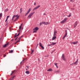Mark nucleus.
Instances as JSON below:
<instances>
[{
    "mask_svg": "<svg viewBox=\"0 0 80 80\" xmlns=\"http://www.w3.org/2000/svg\"><path fill=\"white\" fill-rule=\"evenodd\" d=\"M34 13H35V12L31 13L28 16L27 18H29V19L31 18L32 16Z\"/></svg>",
    "mask_w": 80,
    "mask_h": 80,
    "instance_id": "1",
    "label": "nucleus"
},
{
    "mask_svg": "<svg viewBox=\"0 0 80 80\" xmlns=\"http://www.w3.org/2000/svg\"><path fill=\"white\" fill-rule=\"evenodd\" d=\"M68 19V18H65L61 22V23H65V22L67 21V20Z\"/></svg>",
    "mask_w": 80,
    "mask_h": 80,
    "instance_id": "2",
    "label": "nucleus"
},
{
    "mask_svg": "<svg viewBox=\"0 0 80 80\" xmlns=\"http://www.w3.org/2000/svg\"><path fill=\"white\" fill-rule=\"evenodd\" d=\"M78 59H77V61L73 63L74 65H78Z\"/></svg>",
    "mask_w": 80,
    "mask_h": 80,
    "instance_id": "3",
    "label": "nucleus"
},
{
    "mask_svg": "<svg viewBox=\"0 0 80 80\" xmlns=\"http://www.w3.org/2000/svg\"><path fill=\"white\" fill-rule=\"evenodd\" d=\"M62 60H63L64 61H65V60H66L65 58V56H64V54H62Z\"/></svg>",
    "mask_w": 80,
    "mask_h": 80,
    "instance_id": "4",
    "label": "nucleus"
},
{
    "mask_svg": "<svg viewBox=\"0 0 80 80\" xmlns=\"http://www.w3.org/2000/svg\"><path fill=\"white\" fill-rule=\"evenodd\" d=\"M77 21H76L75 23L74 24V28H75L76 27H77Z\"/></svg>",
    "mask_w": 80,
    "mask_h": 80,
    "instance_id": "5",
    "label": "nucleus"
},
{
    "mask_svg": "<svg viewBox=\"0 0 80 80\" xmlns=\"http://www.w3.org/2000/svg\"><path fill=\"white\" fill-rule=\"evenodd\" d=\"M38 29H39V28H38V27H36L33 29V30H35L36 31H37V30H38Z\"/></svg>",
    "mask_w": 80,
    "mask_h": 80,
    "instance_id": "6",
    "label": "nucleus"
},
{
    "mask_svg": "<svg viewBox=\"0 0 80 80\" xmlns=\"http://www.w3.org/2000/svg\"><path fill=\"white\" fill-rule=\"evenodd\" d=\"M50 43H52L51 45L52 46H53V45H56L57 43L56 42H50Z\"/></svg>",
    "mask_w": 80,
    "mask_h": 80,
    "instance_id": "7",
    "label": "nucleus"
},
{
    "mask_svg": "<svg viewBox=\"0 0 80 80\" xmlns=\"http://www.w3.org/2000/svg\"><path fill=\"white\" fill-rule=\"evenodd\" d=\"M31 8H30L28 10V11L27 13V14H28V13H30V10H31Z\"/></svg>",
    "mask_w": 80,
    "mask_h": 80,
    "instance_id": "8",
    "label": "nucleus"
},
{
    "mask_svg": "<svg viewBox=\"0 0 80 80\" xmlns=\"http://www.w3.org/2000/svg\"><path fill=\"white\" fill-rule=\"evenodd\" d=\"M22 23L21 25L20 26H19V31H20L21 30V28H22Z\"/></svg>",
    "mask_w": 80,
    "mask_h": 80,
    "instance_id": "9",
    "label": "nucleus"
},
{
    "mask_svg": "<svg viewBox=\"0 0 80 80\" xmlns=\"http://www.w3.org/2000/svg\"><path fill=\"white\" fill-rule=\"evenodd\" d=\"M25 73H26V74H30V72H29V71H26L25 72Z\"/></svg>",
    "mask_w": 80,
    "mask_h": 80,
    "instance_id": "10",
    "label": "nucleus"
},
{
    "mask_svg": "<svg viewBox=\"0 0 80 80\" xmlns=\"http://www.w3.org/2000/svg\"><path fill=\"white\" fill-rule=\"evenodd\" d=\"M8 45V43H7L6 44H5L4 46H3V47L5 48V47H7V45Z\"/></svg>",
    "mask_w": 80,
    "mask_h": 80,
    "instance_id": "11",
    "label": "nucleus"
},
{
    "mask_svg": "<svg viewBox=\"0 0 80 80\" xmlns=\"http://www.w3.org/2000/svg\"><path fill=\"white\" fill-rule=\"evenodd\" d=\"M56 38H57V37H56V36L53 37L52 38V40H55V39Z\"/></svg>",
    "mask_w": 80,
    "mask_h": 80,
    "instance_id": "12",
    "label": "nucleus"
},
{
    "mask_svg": "<svg viewBox=\"0 0 80 80\" xmlns=\"http://www.w3.org/2000/svg\"><path fill=\"white\" fill-rule=\"evenodd\" d=\"M77 43H78V41L73 42V45H76Z\"/></svg>",
    "mask_w": 80,
    "mask_h": 80,
    "instance_id": "13",
    "label": "nucleus"
},
{
    "mask_svg": "<svg viewBox=\"0 0 80 80\" xmlns=\"http://www.w3.org/2000/svg\"><path fill=\"white\" fill-rule=\"evenodd\" d=\"M20 17V16H18L16 18V19H15V20H14V21H16V20H18V18H19V17Z\"/></svg>",
    "mask_w": 80,
    "mask_h": 80,
    "instance_id": "14",
    "label": "nucleus"
},
{
    "mask_svg": "<svg viewBox=\"0 0 80 80\" xmlns=\"http://www.w3.org/2000/svg\"><path fill=\"white\" fill-rule=\"evenodd\" d=\"M51 71H52V69L51 68H50L47 70V72H51Z\"/></svg>",
    "mask_w": 80,
    "mask_h": 80,
    "instance_id": "15",
    "label": "nucleus"
},
{
    "mask_svg": "<svg viewBox=\"0 0 80 80\" xmlns=\"http://www.w3.org/2000/svg\"><path fill=\"white\" fill-rule=\"evenodd\" d=\"M49 24H50V22H45V25H49Z\"/></svg>",
    "mask_w": 80,
    "mask_h": 80,
    "instance_id": "16",
    "label": "nucleus"
},
{
    "mask_svg": "<svg viewBox=\"0 0 80 80\" xmlns=\"http://www.w3.org/2000/svg\"><path fill=\"white\" fill-rule=\"evenodd\" d=\"M15 76H14L10 78V80H13V78H15Z\"/></svg>",
    "mask_w": 80,
    "mask_h": 80,
    "instance_id": "17",
    "label": "nucleus"
},
{
    "mask_svg": "<svg viewBox=\"0 0 80 80\" xmlns=\"http://www.w3.org/2000/svg\"><path fill=\"white\" fill-rule=\"evenodd\" d=\"M15 71V70H14L13 71H12V73L11 74V75H12V74H13V73H14Z\"/></svg>",
    "mask_w": 80,
    "mask_h": 80,
    "instance_id": "18",
    "label": "nucleus"
},
{
    "mask_svg": "<svg viewBox=\"0 0 80 80\" xmlns=\"http://www.w3.org/2000/svg\"><path fill=\"white\" fill-rule=\"evenodd\" d=\"M71 14H72L71 13H70L68 16H67V17H70Z\"/></svg>",
    "mask_w": 80,
    "mask_h": 80,
    "instance_id": "19",
    "label": "nucleus"
},
{
    "mask_svg": "<svg viewBox=\"0 0 80 80\" xmlns=\"http://www.w3.org/2000/svg\"><path fill=\"white\" fill-rule=\"evenodd\" d=\"M37 7H36L33 9V11H34L35 10H37Z\"/></svg>",
    "mask_w": 80,
    "mask_h": 80,
    "instance_id": "20",
    "label": "nucleus"
},
{
    "mask_svg": "<svg viewBox=\"0 0 80 80\" xmlns=\"http://www.w3.org/2000/svg\"><path fill=\"white\" fill-rule=\"evenodd\" d=\"M1 17H2V13H0V18H1Z\"/></svg>",
    "mask_w": 80,
    "mask_h": 80,
    "instance_id": "21",
    "label": "nucleus"
},
{
    "mask_svg": "<svg viewBox=\"0 0 80 80\" xmlns=\"http://www.w3.org/2000/svg\"><path fill=\"white\" fill-rule=\"evenodd\" d=\"M39 45L40 46V47H42V43H41V42H39Z\"/></svg>",
    "mask_w": 80,
    "mask_h": 80,
    "instance_id": "22",
    "label": "nucleus"
},
{
    "mask_svg": "<svg viewBox=\"0 0 80 80\" xmlns=\"http://www.w3.org/2000/svg\"><path fill=\"white\" fill-rule=\"evenodd\" d=\"M13 51L12 50H11L9 52V53H13Z\"/></svg>",
    "mask_w": 80,
    "mask_h": 80,
    "instance_id": "23",
    "label": "nucleus"
},
{
    "mask_svg": "<svg viewBox=\"0 0 80 80\" xmlns=\"http://www.w3.org/2000/svg\"><path fill=\"white\" fill-rule=\"evenodd\" d=\"M40 7V6L38 5V6L36 7V8H37V9H38V8H39V7Z\"/></svg>",
    "mask_w": 80,
    "mask_h": 80,
    "instance_id": "24",
    "label": "nucleus"
},
{
    "mask_svg": "<svg viewBox=\"0 0 80 80\" xmlns=\"http://www.w3.org/2000/svg\"><path fill=\"white\" fill-rule=\"evenodd\" d=\"M55 72H56V73H59V72H60V71L58 70V71H56Z\"/></svg>",
    "mask_w": 80,
    "mask_h": 80,
    "instance_id": "25",
    "label": "nucleus"
},
{
    "mask_svg": "<svg viewBox=\"0 0 80 80\" xmlns=\"http://www.w3.org/2000/svg\"><path fill=\"white\" fill-rule=\"evenodd\" d=\"M41 47L42 48V50H44V47L42 46Z\"/></svg>",
    "mask_w": 80,
    "mask_h": 80,
    "instance_id": "26",
    "label": "nucleus"
},
{
    "mask_svg": "<svg viewBox=\"0 0 80 80\" xmlns=\"http://www.w3.org/2000/svg\"><path fill=\"white\" fill-rule=\"evenodd\" d=\"M34 50H32L31 53V55L33 53V52Z\"/></svg>",
    "mask_w": 80,
    "mask_h": 80,
    "instance_id": "27",
    "label": "nucleus"
},
{
    "mask_svg": "<svg viewBox=\"0 0 80 80\" xmlns=\"http://www.w3.org/2000/svg\"><path fill=\"white\" fill-rule=\"evenodd\" d=\"M20 42V40H18L16 42L15 44H16V43H18V42Z\"/></svg>",
    "mask_w": 80,
    "mask_h": 80,
    "instance_id": "28",
    "label": "nucleus"
},
{
    "mask_svg": "<svg viewBox=\"0 0 80 80\" xmlns=\"http://www.w3.org/2000/svg\"><path fill=\"white\" fill-rule=\"evenodd\" d=\"M22 8H21L20 9V13H22Z\"/></svg>",
    "mask_w": 80,
    "mask_h": 80,
    "instance_id": "29",
    "label": "nucleus"
},
{
    "mask_svg": "<svg viewBox=\"0 0 80 80\" xmlns=\"http://www.w3.org/2000/svg\"><path fill=\"white\" fill-rule=\"evenodd\" d=\"M45 22H42V24H44L45 25Z\"/></svg>",
    "mask_w": 80,
    "mask_h": 80,
    "instance_id": "30",
    "label": "nucleus"
},
{
    "mask_svg": "<svg viewBox=\"0 0 80 80\" xmlns=\"http://www.w3.org/2000/svg\"><path fill=\"white\" fill-rule=\"evenodd\" d=\"M15 17H17L16 15H14V16H13L12 18H15Z\"/></svg>",
    "mask_w": 80,
    "mask_h": 80,
    "instance_id": "31",
    "label": "nucleus"
},
{
    "mask_svg": "<svg viewBox=\"0 0 80 80\" xmlns=\"http://www.w3.org/2000/svg\"><path fill=\"white\" fill-rule=\"evenodd\" d=\"M9 17H10V16H8L6 18L8 19V18H9Z\"/></svg>",
    "mask_w": 80,
    "mask_h": 80,
    "instance_id": "32",
    "label": "nucleus"
},
{
    "mask_svg": "<svg viewBox=\"0 0 80 80\" xmlns=\"http://www.w3.org/2000/svg\"><path fill=\"white\" fill-rule=\"evenodd\" d=\"M57 33V31H55L54 32V33Z\"/></svg>",
    "mask_w": 80,
    "mask_h": 80,
    "instance_id": "33",
    "label": "nucleus"
},
{
    "mask_svg": "<svg viewBox=\"0 0 80 80\" xmlns=\"http://www.w3.org/2000/svg\"><path fill=\"white\" fill-rule=\"evenodd\" d=\"M70 2H74V0H70Z\"/></svg>",
    "mask_w": 80,
    "mask_h": 80,
    "instance_id": "34",
    "label": "nucleus"
},
{
    "mask_svg": "<svg viewBox=\"0 0 80 80\" xmlns=\"http://www.w3.org/2000/svg\"><path fill=\"white\" fill-rule=\"evenodd\" d=\"M48 46H49V47H50V46H52V44H48Z\"/></svg>",
    "mask_w": 80,
    "mask_h": 80,
    "instance_id": "35",
    "label": "nucleus"
},
{
    "mask_svg": "<svg viewBox=\"0 0 80 80\" xmlns=\"http://www.w3.org/2000/svg\"><path fill=\"white\" fill-rule=\"evenodd\" d=\"M18 37L17 35H15L14 36V38H15V37Z\"/></svg>",
    "mask_w": 80,
    "mask_h": 80,
    "instance_id": "36",
    "label": "nucleus"
},
{
    "mask_svg": "<svg viewBox=\"0 0 80 80\" xmlns=\"http://www.w3.org/2000/svg\"><path fill=\"white\" fill-rule=\"evenodd\" d=\"M37 31H34L33 32V33H35L37 32Z\"/></svg>",
    "mask_w": 80,
    "mask_h": 80,
    "instance_id": "37",
    "label": "nucleus"
},
{
    "mask_svg": "<svg viewBox=\"0 0 80 80\" xmlns=\"http://www.w3.org/2000/svg\"><path fill=\"white\" fill-rule=\"evenodd\" d=\"M56 35H57V34H56L55 33H54V35H53V36L54 37H55V36H56Z\"/></svg>",
    "mask_w": 80,
    "mask_h": 80,
    "instance_id": "38",
    "label": "nucleus"
},
{
    "mask_svg": "<svg viewBox=\"0 0 80 80\" xmlns=\"http://www.w3.org/2000/svg\"><path fill=\"white\" fill-rule=\"evenodd\" d=\"M7 20H8V19L6 18V20L5 21V22H7Z\"/></svg>",
    "mask_w": 80,
    "mask_h": 80,
    "instance_id": "39",
    "label": "nucleus"
},
{
    "mask_svg": "<svg viewBox=\"0 0 80 80\" xmlns=\"http://www.w3.org/2000/svg\"><path fill=\"white\" fill-rule=\"evenodd\" d=\"M54 65H56V66H57V63H54Z\"/></svg>",
    "mask_w": 80,
    "mask_h": 80,
    "instance_id": "40",
    "label": "nucleus"
},
{
    "mask_svg": "<svg viewBox=\"0 0 80 80\" xmlns=\"http://www.w3.org/2000/svg\"><path fill=\"white\" fill-rule=\"evenodd\" d=\"M66 36H67V35H65V34L64 36L63 37V38H65V37H66Z\"/></svg>",
    "mask_w": 80,
    "mask_h": 80,
    "instance_id": "41",
    "label": "nucleus"
},
{
    "mask_svg": "<svg viewBox=\"0 0 80 80\" xmlns=\"http://www.w3.org/2000/svg\"><path fill=\"white\" fill-rule=\"evenodd\" d=\"M66 36H67V35H65V34L64 36L63 37V38H65V37H66Z\"/></svg>",
    "mask_w": 80,
    "mask_h": 80,
    "instance_id": "42",
    "label": "nucleus"
},
{
    "mask_svg": "<svg viewBox=\"0 0 80 80\" xmlns=\"http://www.w3.org/2000/svg\"><path fill=\"white\" fill-rule=\"evenodd\" d=\"M66 36H67V35H65V34L64 36L63 37V38H65V37H66Z\"/></svg>",
    "mask_w": 80,
    "mask_h": 80,
    "instance_id": "43",
    "label": "nucleus"
},
{
    "mask_svg": "<svg viewBox=\"0 0 80 80\" xmlns=\"http://www.w3.org/2000/svg\"><path fill=\"white\" fill-rule=\"evenodd\" d=\"M66 36H67V35H65V34L64 36L63 37V38H65V37H66Z\"/></svg>",
    "mask_w": 80,
    "mask_h": 80,
    "instance_id": "44",
    "label": "nucleus"
},
{
    "mask_svg": "<svg viewBox=\"0 0 80 80\" xmlns=\"http://www.w3.org/2000/svg\"><path fill=\"white\" fill-rule=\"evenodd\" d=\"M73 64H74V63H72V64H70V65H73Z\"/></svg>",
    "mask_w": 80,
    "mask_h": 80,
    "instance_id": "45",
    "label": "nucleus"
},
{
    "mask_svg": "<svg viewBox=\"0 0 80 80\" xmlns=\"http://www.w3.org/2000/svg\"><path fill=\"white\" fill-rule=\"evenodd\" d=\"M70 43H71V44H72H72H73V42H70Z\"/></svg>",
    "mask_w": 80,
    "mask_h": 80,
    "instance_id": "46",
    "label": "nucleus"
},
{
    "mask_svg": "<svg viewBox=\"0 0 80 80\" xmlns=\"http://www.w3.org/2000/svg\"><path fill=\"white\" fill-rule=\"evenodd\" d=\"M65 35H66V36L67 35V32H66L65 33Z\"/></svg>",
    "mask_w": 80,
    "mask_h": 80,
    "instance_id": "47",
    "label": "nucleus"
},
{
    "mask_svg": "<svg viewBox=\"0 0 80 80\" xmlns=\"http://www.w3.org/2000/svg\"><path fill=\"white\" fill-rule=\"evenodd\" d=\"M56 67L57 68H58V66H57V65H56Z\"/></svg>",
    "mask_w": 80,
    "mask_h": 80,
    "instance_id": "48",
    "label": "nucleus"
},
{
    "mask_svg": "<svg viewBox=\"0 0 80 80\" xmlns=\"http://www.w3.org/2000/svg\"><path fill=\"white\" fill-rule=\"evenodd\" d=\"M23 37V36H22L20 37V38H22V37Z\"/></svg>",
    "mask_w": 80,
    "mask_h": 80,
    "instance_id": "49",
    "label": "nucleus"
},
{
    "mask_svg": "<svg viewBox=\"0 0 80 80\" xmlns=\"http://www.w3.org/2000/svg\"><path fill=\"white\" fill-rule=\"evenodd\" d=\"M20 35V32L18 33V35H17V36H18V35Z\"/></svg>",
    "mask_w": 80,
    "mask_h": 80,
    "instance_id": "50",
    "label": "nucleus"
},
{
    "mask_svg": "<svg viewBox=\"0 0 80 80\" xmlns=\"http://www.w3.org/2000/svg\"><path fill=\"white\" fill-rule=\"evenodd\" d=\"M65 32L66 33H67V30H65Z\"/></svg>",
    "mask_w": 80,
    "mask_h": 80,
    "instance_id": "51",
    "label": "nucleus"
},
{
    "mask_svg": "<svg viewBox=\"0 0 80 80\" xmlns=\"http://www.w3.org/2000/svg\"><path fill=\"white\" fill-rule=\"evenodd\" d=\"M42 23L40 22V25H42Z\"/></svg>",
    "mask_w": 80,
    "mask_h": 80,
    "instance_id": "52",
    "label": "nucleus"
},
{
    "mask_svg": "<svg viewBox=\"0 0 80 80\" xmlns=\"http://www.w3.org/2000/svg\"><path fill=\"white\" fill-rule=\"evenodd\" d=\"M21 39V38L20 37L19 38V40H20Z\"/></svg>",
    "mask_w": 80,
    "mask_h": 80,
    "instance_id": "53",
    "label": "nucleus"
},
{
    "mask_svg": "<svg viewBox=\"0 0 80 80\" xmlns=\"http://www.w3.org/2000/svg\"><path fill=\"white\" fill-rule=\"evenodd\" d=\"M27 13H26L25 15V16H26V15H28V14H27Z\"/></svg>",
    "mask_w": 80,
    "mask_h": 80,
    "instance_id": "54",
    "label": "nucleus"
},
{
    "mask_svg": "<svg viewBox=\"0 0 80 80\" xmlns=\"http://www.w3.org/2000/svg\"><path fill=\"white\" fill-rule=\"evenodd\" d=\"M34 5H36V2L34 3Z\"/></svg>",
    "mask_w": 80,
    "mask_h": 80,
    "instance_id": "55",
    "label": "nucleus"
},
{
    "mask_svg": "<svg viewBox=\"0 0 80 80\" xmlns=\"http://www.w3.org/2000/svg\"><path fill=\"white\" fill-rule=\"evenodd\" d=\"M17 38H18V37H17V38H16L15 39V40H17Z\"/></svg>",
    "mask_w": 80,
    "mask_h": 80,
    "instance_id": "56",
    "label": "nucleus"
},
{
    "mask_svg": "<svg viewBox=\"0 0 80 80\" xmlns=\"http://www.w3.org/2000/svg\"><path fill=\"white\" fill-rule=\"evenodd\" d=\"M11 20H13V18H12Z\"/></svg>",
    "mask_w": 80,
    "mask_h": 80,
    "instance_id": "57",
    "label": "nucleus"
},
{
    "mask_svg": "<svg viewBox=\"0 0 80 80\" xmlns=\"http://www.w3.org/2000/svg\"><path fill=\"white\" fill-rule=\"evenodd\" d=\"M26 67H27L28 68L29 67L27 66H26Z\"/></svg>",
    "mask_w": 80,
    "mask_h": 80,
    "instance_id": "58",
    "label": "nucleus"
},
{
    "mask_svg": "<svg viewBox=\"0 0 80 80\" xmlns=\"http://www.w3.org/2000/svg\"><path fill=\"white\" fill-rule=\"evenodd\" d=\"M5 10L6 11H8V9H7Z\"/></svg>",
    "mask_w": 80,
    "mask_h": 80,
    "instance_id": "59",
    "label": "nucleus"
},
{
    "mask_svg": "<svg viewBox=\"0 0 80 80\" xmlns=\"http://www.w3.org/2000/svg\"><path fill=\"white\" fill-rule=\"evenodd\" d=\"M6 57V55H4V57Z\"/></svg>",
    "mask_w": 80,
    "mask_h": 80,
    "instance_id": "60",
    "label": "nucleus"
},
{
    "mask_svg": "<svg viewBox=\"0 0 80 80\" xmlns=\"http://www.w3.org/2000/svg\"><path fill=\"white\" fill-rule=\"evenodd\" d=\"M18 16V14H17L16 15V16L17 17Z\"/></svg>",
    "mask_w": 80,
    "mask_h": 80,
    "instance_id": "61",
    "label": "nucleus"
},
{
    "mask_svg": "<svg viewBox=\"0 0 80 80\" xmlns=\"http://www.w3.org/2000/svg\"><path fill=\"white\" fill-rule=\"evenodd\" d=\"M22 63V62H21L20 63V64H21Z\"/></svg>",
    "mask_w": 80,
    "mask_h": 80,
    "instance_id": "62",
    "label": "nucleus"
},
{
    "mask_svg": "<svg viewBox=\"0 0 80 80\" xmlns=\"http://www.w3.org/2000/svg\"><path fill=\"white\" fill-rule=\"evenodd\" d=\"M64 38H64V37H63V38H62V39H64Z\"/></svg>",
    "mask_w": 80,
    "mask_h": 80,
    "instance_id": "63",
    "label": "nucleus"
},
{
    "mask_svg": "<svg viewBox=\"0 0 80 80\" xmlns=\"http://www.w3.org/2000/svg\"><path fill=\"white\" fill-rule=\"evenodd\" d=\"M43 15H46V14H45V13H44V14H43Z\"/></svg>",
    "mask_w": 80,
    "mask_h": 80,
    "instance_id": "64",
    "label": "nucleus"
}]
</instances>
